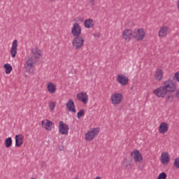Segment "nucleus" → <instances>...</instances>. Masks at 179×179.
I'll use <instances>...</instances> for the list:
<instances>
[{"mask_svg":"<svg viewBox=\"0 0 179 179\" xmlns=\"http://www.w3.org/2000/svg\"><path fill=\"white\" fill-rule=\"evenodd\" d=\"M162 85L166 93H174L177 90V83L171 79L165 80Z\"/></svg>","mask_w":179,"mask_h":179,"instance_id":"1","label":"nucleus"},{"mask_svg":"<svg viewBox=\"0 0 179 179\" xmlns=\"http://www.w3.org/2000/svg\"><path fill=\"white\" fill-rule=\"evenodd\" d=\"M85 44V38L80 36H75L73 39L72 45L76 50H80Z\"/></svg>","mask_w":179,"mask_h":179,"instance_id":"2","label":"nucleus"},{"mask_svg":"<svg viewBox=\"0 0 179 179\" xmlns=\"http://www.w3.org/2000/svg\"><path fill=\"white\" fill-rule=\"evenodd\" d=\"M99 132H100V129L99 127L92 129V130L88 131L85 134V140L87 142H90L93 141V139H94V138H96V136L99 135Z\"/></svg>","mask_w":179,"mask_h":179,"instance_id":"3","label":"nucleus"},{"mask_svg":"<svg viewBox=\"0 0 179 179\" xmlns=\"http://www.w3.org/2000/svg\"><path fill=\"white\" fill-rule=\"evenodd\" d=\"M123 99H124V95H122L120 92L114 93L110 96V100L112 101V104H113L114 106H118V104H121Z\"/></svg>","mask_w":179,"mask_h":179,"instance_id":"4","label":"nucleus"},{"mask_svg":"<svg viewBox=\"0 0 179 179\" xmlns=\"http://www.w3.org/2000/svg\"><path fill=\"white\" fill-rule=\"evenodd\" d=\"M34 65H36V60H34L33 57H27L25 64L24 66L26 72H31V69L34 68Z\"/></svg>","mask_w":179,"mask_h":179,"instance_id":"5","label":"nucleus"},{"mask_svg":"<svg viewBox=\"0 0 179 179\" xmlns=\"http://www.w3.org/2000/svg\"><path fill=\"white\" fill-rule=\"evenodd\" d=\"M153 94L157 96L159 99H164L167 94V92L166 91V89L162 85L157 89H155L153 91Z\"/></svg>","mask_w":179,"mask_h":179,"instance_id":"6","label":"nucleus"},{"mask_svg":"<svg viewBox=\"0 0 179 179\" xmlns=\"http://www.w3.org/2000/svg\"><path fill=\"white\" fill-rule=\"evenodd\" d=\"M59 132L62 135H68L69 132V126L64 123L63 121L59 122Z\"/></svg>","mask_w":179,"mask_h":179,"instance_id":"7","label":"nucleus"},{"mask_svg":"<svg viewBox=\"0 0 179 179\" xmlns=\"http://www.w3.org/2000/svg\"><path fill=\"white\" fill-rule=\"evenodd\" d=\"M145 34L146 33L143 29H137V32L133 33V37L135 40H137V41H142V40L145 38Z\"/></svg>","mask_w":179,"mask_h":179,"instance_id":"8","label":"nucleus"},{"mask_svg":"<svg viewBox=\"0 0 179 179\" xmlns=\"http://www.w3.org/2000/svg\"><path fill=\"white\" fill-rule=\"evenodd\" d=\"M71 34L74 37H77L82 34V27L79 25V23L76 22L73 24V27L71 28Z\"/></svg>","mask_w":179,"mask_h":179,"instance_id":"9","label":"nucleus"},{"mask_svg":"<svg viewBox=\"0 0 179 179\" xmlns=\"http://www.w3.org/2000/svg\"><path fill=\"white\" fill-rule=\"evenodd\" d=\"M131 156L136 163H139L143 160V157H142V153H141L138 150H133L131 153Z\"/></svg>","mask_w":179,"mask_h":179,"instance_id":"10","label":"nucleus"},{"mask_svg":"<svg viewBox=\"0 0 179 179\" xmlns=\"http://www.w3.org/2000/svg\"><path fill=\"white\" fill-rule=\"evenodd\" d=\"M117 81L122 86H127L128 85V82H129V79L124 74H119L117 77Z\"/></svg>","mask_w":179,"mask_h":179,"instance_id":"11","label":"nucleus"},{"mask_svg":"<svg viewBox=\"0 0 179 179\" xmlns=\"http://www.w3.org/2000/svg\"><path fill=\"white\" fill-rule=\"evenodd\" d=\"M77 99L80 101H82L83 104H87V101H89V95L85 92H80L77 94Z\"/></svg>","mask_w":179,"mask_h":179,"instance_id":"12","label":"nucleus"},{"mask_svg":"<svg viewBox=\"0 0 179 179\" xmlns=\"http://www.w3.org/2000/svg\"><path fill=\"white\" fill-rule=\"evenodd\" d=\"M31 54L35 59H38L39 58H41V56L43 55L41 50H40V48L37 47L34 48L31 50Z\"/></svg>","mask_w":179,"mask_h":179,"instance_id":"13","label":"nucleus"},{"mask_svg":"<svg viewBox=\"0 0 179 179\" xmlns=\"http://www.w3.org/2000/svg\"><path fill=\"white\" fill-rule=\"evenodd\" d=\"M122 37L126 40V41H130L132 37H134V33L132 30L125 29L122 32Z\"/></svg>","mask_w":179,"mask_h":179,"instance_id":"14","label":"nucleus"},{"mask_svg":"<svg viewBox=\"0 0 179 179\" xmlns=\"http://www.w3.org/2000/svg\"><path fill=\"white\" fill-rule=\"evenodd\" d=\"M10 54L12 55V58H15V57H16V54H17V40L13 41L10 49Z\"/></svg>","mask_w":179,"mask_h":179,"instance_id":"15","label":"nucleus"},{"mask_svg":"<svg viewBox=\"0 0 179 179\" xmlns=\"http://www.w3.org/2000/svg\"><path fill=\"white\" fill-rule=\"evenodd\" d=\"M67 110L71 111V113H76V108H75V102L73 99H69L66 104Z\"/></svg>","mask_w":179,"mask_h":179,"instance_id":"16","label":"nucleus"},{"mask_svg":"<svg viewBox=\"0 0 179 179\" xmlns=\"http://www.w3.org/2000/svg\"><path fill=\"white\" fill-rule=\"evenodd\" d=\"M161 163H162V164H168V163H170V155H169V152L162 153Z\"/></svg>","mask_w":179,"mask_h":179,"instance_id":"17","label":"nucleus"},{"mask_svg":"<svg viewBox=\"0 0 179 179\" xmlns=\"http://www.w3.org/2000/svg\"><path fill=\"white\" fill-rule=\"evenodd\" d=\"M169 30H170V28H169V27H162L159 31V37H166V36H167V33H169Z\"/></svg>","mask_w":179,"mask_h":179,"instance_id":"18","label":"nucleus"},{"mask_svg":"<svg viewBox=\"0 0 179 179\" xmlns=\"http://www.w3.org/2000/svg\"><path fill=\"white\" fill-rule=\"evenodd\" d=\"M163 75H164V73L163 72V70L158 69L155 71V78L157 82H161V80L163 79Z\"/></svg>","mask_w":179,"mask_h":179,"instance_id":"19","label":"nucleus"},{"mask_svg":"<svg viewBox=\"0 0 179 179\" xmlns=\"http://www.w3.org/2000/svg\"><path fill=\"white\" fill-rule=\"evenodd\" d=\"M169 131V124L166 122H162L159 127V134H166Z\"/></svg>","mask_w":179,"mask_h":179,"instance_id":"20","label":"nucleus"},{"mask_svg":"<svg viewBox=\"0 0 179 179\" xmlns=\"http://www.w3.org/2000/svg\"><path fill=\"white\" fill-rule=\"evenodd\" d=\"M122 164H123V167H124V169L131 170V169H132V159H128L125 158L122 161Z\"/></svg>","mask_w":179,"mask_h":179,"instance_id":"21","label":"nucleus"},{"mask_svg":"<svg viewBox=\"0 0 179 179\" xmlns=\"http://www.w3.org/2000/svg\"><path fill=\"white\" fill-rule=\"evenodd\" d=\"M23 136L22 134L15 136V146L20 148L23 145Z\"/></svg>","mask_w":179,"mask_h":179,"instance_id":"22","label":"nucleus"},{"mask_svg":"<svg viewBox=\"0 0 179 179\" xmlns=\"http://www.w3.org/2000/svg\"><path fill=\"white\" fill-rule=\"evenodd\" d=\"M48 92L49 93H51L52 94L53 93H55L57 92V87L55 86V84L52 83H48L47 85Z\"/></svg>","mask_w":179,"mask_h":179,"instance_id":"23","label":"nucleus"},{"mask_svg":"<svg viewBox=\"0 0 179 179\" xmlns=\"http://www.w3.org/2000/svg\"><path fill=\"white\" fill-rule=\"evenodd\" d=\"M85 27H86V29H92V27H93V26H94V23H93V20L92 19H87L85 22Z\"/></svg>","mask_w":179,"mask_h":179,"instance_id":"24","label":"nucleus"},{"mask_svg":"<svg viewBox=\"0 0 179 179\" xmlns=\"http://www.w3.org/2000/svg\"><path fill=\"white\" fill-rule=\"evenodd\" d=\"M44 128L47 131H52V128H54V123L50 120H47V122L45 124Z\"/></svg>","mask_w":179,"mask_h":179,"instance_id":"25","label":"nucleus"},{"mask_svg":"<svg viewBox=\"0 0 179 179\" xmlns=\"http://www.w3.org/2000/svg\"><path fill=\"white\" fill-rule=\"evenodd\" d=\"M3 67L6 69V75H9V73H10L12 72V70L13 69V68L12 67V65H10L8 63L5 64Z\"/></svg>","mask_w":179,"mask_h":179,"instance_id":"26","label":"nucleus"},{"mask_svg":"<svg viewBox=\"0 0 179 179\" xmlns=\"http://www.w3.org/2000/svg\"><path fill=\"white\" fill-rule=\"evenodd\" d=\"M173 100H174V95L171 94H167L166 97V103H173Z\"/></svg>","mask_w":179,"mask_h":179,"instance_id":"27","label":"nucleus"},{"mask_svg":"<svg viewBox=\"0 0 179 179\" xmlns=\"http://www.w3.org/2000/svg\"><path fill=\"white\" fill-rule=\"evenodd\" d=\"M6 148H10L12 146V137H8L5 141Z\"/></svg>","mask_w":179,"mask_h":179,"instance_id":"28","label":"nucleus"},{"mask_svg":"<svg viewBox=\"0 0 179 179\" xmlns=\"http://www.w3.org/2000/svg\"><path fill=\"white\" fill-rule=\"evenodd\" d=\"M83 115H85V109H81L77 113V118H78V120H80V118H82V117H83Z\"/></svg>","mask_w":179,"mask_h":179,"instance_id":"29","label":"nucleus"},{"mask_svg":"<svg viewBox=\"0 0 179 179\" xmlns=\"http://www.w3.org/2000/svg\"><path fill=\"white\" fill-rule=\"evenodd\" d=\"M167 178V174L165 172L159 173L157 179H166Z\"/></svg>","mask_w":179,"mask_h":179,"instance_id":"30","label":"nucleus"},{"mask_svg":"<svg viewBox=\"0 0 179 179\" xmlns=\"http://www.w3.org/2000/svg\"><path fill=\"white\" fill-rule=\"evenodd\" d=\"M49 108H50V111H54V110L55 108V102H50Z\"/></svg>","mask_w":179,"mask_h":179,"instance_id":"31","label":"nucleus"},{"mask_svg":"<svg viewBox=\"0 0 179 179\" xmlns=\"http://www.w3.org/2000/svg\"><path fill=\"white\" fill-rule=\"evenodd\" d=\"M174 166L176 169H179V157L175 159Z\"/></svg>","mask_w":179,"mask_h":179,"instance_id":"32","label":"nucleus"},{"mask_svg":"<svg viewBox=\"0 0 179 179\" xmlns=\"http://www.w3.org/2000/svg\"><path fill=\"white\" fill-rule=\"evenodd\" d=\"M174 79L175 80H176V82L179 83V71H177L176 73H175Z\"/></svg>","mask_w":179,"mask_h":179,"instance_id":"33","label":"nucleus"},{"mask_svg":"<svg viewBox=\"0 0 179 179\" xmlns=\"http://www.w3.org/2000/svg\"><path fill=\"white\" fill-rule=\"evenodd\" d=\"M41 167L45 168L47 166V164H45V162H43L41 164Z\"/></svg>","mask_w":179,"mask_h":179,"instance_id":"34","label":"nucleus"},{"mask_svg":"<svg viewBox=\"0 0 179 179\" xmlns=\"http://www.w3.org/2000/svg\"><path fill=\"white\" fill-rule=\"evenodd\" d=\"M90 3L91 6H94V0H90Z\"/></svg>","mask_w":179,"mask_h":179,"instance_id":"35","label":"nucleus"},{"mask_svg":"<svg viewBox=\"0 0 179 179\" xmlns=\"http://www.w3.org/2000/svg\"><path fill=\"white\" fill-rule=\"evenodd\" d=\"M178 9L179 10V1H178Z\"/></svg>","mask_w":179,"mask_h":179,"instance_id":"36","label":"nucleus"},{"mask_svg":"<svg viewBox=\"0 0 179 179\" xmlns=\"http://www.w3.org/2000/svg\"><path fill=\"white\" fill-rule=\"evenodd\" d=\"M42 125H44V120L42 121Z\"/></svg>","mask_w":179,"mask_h":179,"instance_id":"37","label":"nucleus"},{"mask_svg":"<svg viewBox=\"0 0 179 179\" xmlns=\"http://www.w3.org/2000/svg\"><path fill=\"white\" fill-rule=\"evenodd\" d=\"M48 1H52V0H48Z\"/></svg>","mask_w":179,"mask_h":179,"instance_id":"38","label":"nucleus"},{"mask_svg":"<svg viewBox=\"0 0 179 179\" xmlns=\"http://www.w3.org/2000/svg\"><path fill=\"white\" fill-rule=\"evenodd\" d=\"M178 2H179V0H178Z\"/></svg>","mask_w":179,"mask_h":179,"instance_id":"39","label":"nucleus"}]
</instances>
